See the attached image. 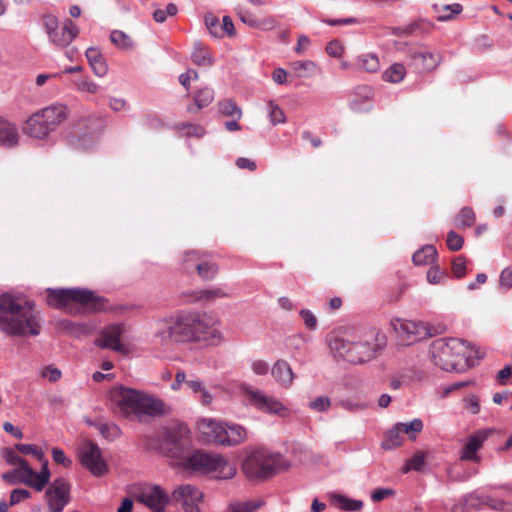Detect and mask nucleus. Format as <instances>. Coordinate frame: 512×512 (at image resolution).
<instances>
[{
	"label": "nucleus",
	"instance_id": "nucleus-1",
	"mask_svg": "<svg viewBox=\"0 0 512 512\" xmlns=\"http://www.w3.org/2000/svg\"><path fill=\"white\" fill-rule=\"evenodd\" d=\"M215 323V319L206 313L179 311L157 321L154 341L163 347L187 342L209 345L219 336Z\"/></svg>",
	"mask_w": 512,
	"mask_h": 512
},
{
	"label": "nucleus",
	"instance_id": "nucleus-2",
	"mask_svg": "<svg viewBox=\"0 0 512 512\" xmlns=\"http://www.w3.org/2000/svg\"><path fill=\"white\" fill-rule=\"evenodd\" d=\"M0 330L9 336L39 335L40 321L32 303L20 295L1 294Z\"/></svg>",
	"mask_w": 512,
	"mask_h": 512
},
{
	"label": "nucleus",
	"instance_id": "nucleus-3",
	"mask_svg": "<svg viewBox=\"0 0 512 512\" xmlns=\"http://www.w3.org/2000/svg\"><path fill=\"white\" fill-rule=\"evenodd\" d=\"M386 344V335L374 328L353 340L334 334L329 338V348L333 357L352 364H361L375 358Z\"/></svg>",
	"mask_w": 512,
	"mask_h": 512
},
{
	"label": "nucleus",
	"instance_id": "nucleus-4",
	"mask_svg": "<svg viewBox=\"0 0 512 512\" xmlns=\"http://www.w3.org/2000/svg\"><path fill=\"white\" fill-rule=\"evenodd\" d=\"M473 354L474 348L459 338H439L430 346L433 363L448 372H465L472 366L470 359Z\"/></svg>",
	"mask_w": 512,
	"mask_h": 512
},
{
	"label": "nucleus",
	"instance_id": "nucleus-5",
	"mask_svg": "<svg viewBox=\"0 0 512 512\" xmlns=\"http://www.w3.org/2000/svg\"><path fill=\"white\" fill-rule=\"evenodd\" d=\"M110 396L121 412L127 416L130 414L156 416L164 411V403L161 400L132 388L116 387L111 391Z\"/></svg>",
	"mask_w": 512,
	"mask_h": 512
},
{
	"label": "nucleus",
	"instance_id": "nucleus-6",
	"mask_svg": "<svg viewBox=\"0 0 512 512\" xmlns=\"http://www.w3.org/2000/svg\"><path fill=\"white\" fill-rule=\"evenodd\" d=\"M177 466L193 472L202 474L215 473L219 479H231L236 474V467L228 462L222 455L196 450L189 452L177 461Z\"/></svg>",
	"mask_w": 512,
	"mask_h": 512
},
{
	"label": "nucleus",
	"instance_id": "nucleus-7",
	"mask_svg": "<svg viewBox=\"0 0 512 512\" xmlns=\"http://www.w3.org/2000/svg\"><path fill=\"white\" fill-rule=\"evenodd\" d=\"M290 467L291 463L283 455L263 449L250 452L242 463V470L250 480L266 479Z\"/></svg>",
	"mask_w": 512,
	"mask_h": 512
},
{
	"label": "nucleus",
	"instance_id": "nucleus-8",
	"mask_svg": "<svg viewBox=\"0 0 512 512\" xmlns=\"http://www.w3.org/2000/svg\"><path fill=\"white\" fill-rule=\"evenodd\" d=\"M192 440L190 429L183 422H175L164 427L159 433L160 451L178 461L190 452Z\"/></svg>",
	"mask_w": 512,
	"mask_h": 512
},
{
	"label": "nucleus",
	"instance_id": "nucleus-9",
	"mask_svg": "<svg viewBox=\"0 0 512 512\" xmlns=\"http://www.w3.org/2000/svg\"><path fill=\"white\" fill-rule=\"evenodd\" d=\"M47 292V302L53 307L65 308L71 303H77L87 309H105V298L86 288L48 289Z\"/></svg>",
	"mask_w": 512,
	"mask_h": 512
},
{
	"label": "nucleus",
	"instance_id": "nucleus-10",
	"mask_svg": "<svg viewBox=\"0 0 512 512\" xmlns=\"http://www.w3.org/2000/svg\"><path fill=\"white\" fill-rule=\"evenodd\" d=\"M199 428L209 441L224 446L239 445L247 438L246 429L239 424L203 419L199 424Z\"/></svg>",
	"mask_w": 512,
	"mask_h": 512
},
{
	"label": "nucleus",
	"instance_id": "nucleus-11",
	"mask_svg": "<svg viewBox=\"0 0 512 512\" xmlns=\"http://www.w3.org/2000/svg\"><path fill=\"white\" fill-rule=\"evenodd\" d=\"M41 21L49 42L59 49L68 48L80 32L79 27L69 18L60 25L58 17L53 13H43Z\"/></svg>",
	"mask_w": 512,
	"mask_h": 512
},
{
	"label": "nucleus",
	"instance_id": "nucleus-12",
	"mask_svg": "<svg viewBox=\"0 0 512 512\" xmlns=\"http://www.w3.org/2000/svg\"><path fill=\"white\" fill-rule=\"evenodd\" d=\"M394 330L407 344L426 339L443 332V327H434L427 322L396 319L392 322Z\"/></svg>",
	"mask_w": 512,
	"mask_h": 512
},
{
	"label": "nucleus",
	"instance_id": "nucleus-13",
	"mask_svg": "<svg viewBox=\"0 0 512 512\" xmlns=\"http://www.w3.org/2000/svg\"><path fill=\"white\" fill-rule=\"evenodd\" d=\"M242 391L247 402L264 413L280 417H287L290 414L289 409L282 402L259 389L243 386Z\"/></svg>",
	"mask_w": 512,
	"mask_h": 512
},
{
	"label": "nucleus",
	"instance_id": "nucleus-14",
	"mask_svg": "<svg viewBox=\"0 0 512 512\" xmlns=\"http://www.w3.org/2000/svg\"><path fill=\"white\" fill-rule=\"evenodd\" d=\"M136 499L153 512H164L170 502V496L156 484H142L137 488Z\"/></svg>",
	"mask_w": 512,
	"mask_h": 512
},
{
	"label": "nucleus",
	"instance_id": "nucleus-15",
	"mask_svg": "<svg viewBox=\"0 0 512 512\" xmlns=\"http://www.w3.org/2000/svg\"><path fill=\"white\" fill-rule=\"evenodd\" d=\"M71 486L64 478L55 479L45 492L49 512H62L70 502Z\"/></svg>",
	"mask_w": 512,
	"mask_h": 512
},
{
	"label": "nucleus",
	"instance_id": "nucleus-16",
	"mask_svg": "<svg viewBox=\"0 0 512 512\" xmlns=\"http://www.w3.org/2000/svg\"><path fill=\"white\" fill-rule=\"evenodd\" d=\"M83 128L84 132L73 142V145L83 151H88L96 144L104 128V120L99 116H89L83 120Z\"/></svg>",
	"mask_w": 512,
	"mask_h": 512
},
{
	"label": "nucleus",
	"instance_id": "nucleus-17",
	"mask_svg": "<svg viewBox=\"0 0 512 512\" xmlns=\"http://www.w3.org/2000/svg\"><path fill=\"white\" fill-rule=\"evenodd\" d=\"M81 463L94 476H102L108 470L107 464L102 457L99 446L95 443H86L80 452Z\"/></svg>",
	"mask_w": 512,
	"mask_h": 512
},
{
	"label": "nucleus",
	"instance_id": "nucleus-18",
	"mask_svg": "<svg viewBox=\"0 0 512 512\" xmlns=\"http://www.w3.org/2000/svg\"><path fill=\"white\" fill-rule=\"evenodd\" d=\"M172 499L181 503L186 512H198L203 493L191 484H184L174 489Z\"/></svg>",
	"mask_w": 512,
	"mask_h": 512
},
{
	"label": "nucleus",
	"instance_id": "nucleus-19",
	"mask_svg": "<svg viewBox=\"0 0 512 512\" xmlns=\"http://www.w3.org/2000/svg\"><path fill=\"white\" fill-rule=\"evenodd\" d=\"M124 332V325L116 323L109 325L102 330L100 336L95 340V345L104 348L111 349L116 352L123 351V345L120 341V337Z\"/></svg>",
	"mask_w": 512,
	"mask_h": 512
},
{
	"label": "nucleus",
	"instance_id": "nucleus-20",
	"mask_svg": "<svg viewBox=\"0 0 512 512\" xmlns=\"http://www.w3.org/2000/svg\"><path fill=\"white\" fill-rule=\"evenodd\" d=\"M19 481L40 492L48 484L50 471L48 461L45 460L39 472H35L30 466L24 468V472L19 476Z\"/></svg>",
	"mask_w": 512,
	"mask_h": 512
},
{
	"label": "nucleus",
	"instance_id": "nucleus-21",
	"mask_svg": "<svg viewBox=\"0 0 512 512\" xmlns=\"http://www.w3.org/2000/svg\"><path fill=\"white\" fill-rule=\"evenodd\" d=\"M411 65L421 71H431L441 62L438 54L427 50L411 51L408 54Z\"/></svg>",
	"mask_w": 512,
	"mask_h": 512
},
{
	"label": "nucleus",
	"instance_id": "nucleus-22",
	"mask_svg": "<svg viewBox=\"0 0 512 512\" xmlns=\"http://www.w3.org/2000/svg\"><path fill=\"white\" fill-rule=\"evenodd\" d=\"M20 132L17 125L9 119L0 116V146L15 148L20 143Z\"/></svg>",
	"mask_w": 512,
	"mask_h": 512
},
{
	"label": "nucleus",
	"instance_id": "nucleus-23",
	"mask_svg": "<svg viewBox=\"0 0 512 512\" xmlns=\"http://www.w3.org/2000/svg\"><path fill=\"white\" fill-rule=\"evenodd\" d=\"M197 257V251H188L183 256V268L186 272H190L193 270H197L199 276L203 280H211L215 277L217 273V266L215 264L206 262L201 259H196V263L194 265L188 264L189 256Z\"/></svg>",
	"mask_w": 512,
	"mask_h": 512
},
{
	"label": "nucleus",
	"instance_id": "nucleus-24",
	"mask_svg": "<svg viewBox=\"0 0 512 512\" xmlns=\"http://www.w3.org/2000/svg\"><path fill=\"white\" fill-rule=\"evenodd\" d=\"M44 122L55 131L58 126L63 123L68 116V107L64 104H52L39 110Z\"/></svg>",
	"mask_w": 512,
	"mask_h": 512
},
{
	"label": "nucleus",
	"instance_id": "nucleus-25",
	"mask_svg": "<svg viewBox=\"0 0 512 512\" xmlns=\"http://www.w3.org/2000/svg\"><path fill=\"white\" fill-rule=\"evenodd\" d=\"M271 375L275 382L285 389H288L293 385L296 377L290 364L283 359H279L273 364L271 368Z\"/></svg>",
	"mask_w": 512,
	"mask_h": 512
},
{
	"label": "nucleus",
	"instance_id": "nucleus-26",
	"mask_svg": "<svg viewBox=\"0 0 512 512\" xmlns=\"http://www.w3.org/2000/svg\"><path fill=\"white\" fill-rule=\"evenodd\" d=\"M43 120L44 118L41 116L40 112H35L27 119L23 127L24 132L35 139L41 140L46 138L53 131Z\"/></svg>",
	"mask_w": 512,
	"mask_h": 512
},
{
	"label": "nucleus",
	"instance_id": "nucleus-27",
	"mask_svg": "<svg viewBox=\"0 0 512 512\" xmlns=\"http://www.w3.org/2000/svg\"><path fill=\"white\" fill-rule=\"evenodd\" d=\"M85 56L90 68L96 76L103 77L107 74L108 66L101 51L98 48L89 47L85 52Z\"/></svg>",
	"mask_w": 512,
	"mask_h": 512
},
{
	"label": "nucleus",
	"instance_id": "nucleus-28",
	"mask_svg": "<svg viewBox=\"0 0 512 512\" xmlns=\"http://www.w3.org/2000/svg\"><path fill=\"white\" fill-rule=\"evenodd\" d=\"M486 439L487 433L484 431H479L471 435L462 450L461 459L476 461L478 459L476 453Z\"/></svg>",
	"mask_w": 512,
	"mask_h": 512
},
{
	"label": "nucleus",
	"instance_id": "nucleus-29",
	"mask_svg": "<svg viewBox=\"0 0 512 512\" xmlns=\"http://www.w3.org/2000/svg\"><path fill=\"white\" fill-rule=\"evenodd\" d=\"M230 295L229 291L225 287H211L209 289H203L194 291L191 294V299L188 302H196V301H212L218 298H225Z\"/></svg>",
	"mask_w": 512,
	"mask_h": 512
},
{
	"label": "nucleus",
	"instance_id": "nucleus-30",
	"mask_svg": "<svg viewBox=\"0 0 512 512\" xmlns=\"http://www.w3.org/2000/svg\"><path fill=\"white\" fill-rule=\"evenodd\" d=\"M214 99V91L209 87H204L197 91L194 96V104L187 107L189 113H197L200 109L207 107Z\"/></svg>",
	"mask_w": 512,
	"mask_h": 512
},
{
	"label": "nucleus",
	"instance_id": "nucleus-31",
	"mask_svg": "<svg viewBox=\"0 0 512 512\" xmlns=\"http://www.w3.org/2000/svg\"><path fill=\"white\" fill-rule=\"evenodd\" d=\"M330 499L334 506L344 511H359L363 507L361 500L351 499L341 494H332Z\"/></svg>",
	"mask_w": 512,
	"mask_h": 512
},
{
	"label": "nucleus",
	"instance_id": "nucleus-32",
	"mask_svg": "<svg viewBox=\"0 0 512 512\" xmlns=\"http://www.w3.org/2000/svg\"><path fill=\"white\" fill-rule=\"evenodd\" d=\"M437 256L436 248L431 244H427L413 254L412 260L415 265H428L433 263Z\"/></svg>",
	"mask_w": 512,
	"mask_h": 512
},
{
	"label": "nucleus",
	"instance_id": "nucleus-33",
	"mask_svg": "<svg viewBox=\"0 0 512 512\" xmlns=\"http://www.w3.org/2000/svg\"><path fill=\"white\" fill-rule=\"evenodd\" d=\"M402 431L396 423L390 430L385 434V439L382 442V447L386 450L394 449L400 446L403 442Z\"/></svg>",
	"mask_w": 512,
	"mask_h": 512
},
{
	"label": "nucleus",
	"instance_id": "nucleus-34",
	"mask_svg": "<svg viewBox=\"0 0 512 512\" xmlns=\"http://www.w3.org/2000/svg\"><path fill=\"white\" fill-rule=\"evenodd\" d=\"M291 69L297 73L298 77H310L314 75L318 69L315 62L311 60H297L291 64Z\"/></svg>",
	"mask_w": 512,
	"mask_h": 512
},
{
	"label": "nucleus",
	"instance_id": "nucleus-35",
	"mask_svg": "<svg viewBox=\"0 0 512 512\" xmlns=\"http://www.w3.org/2000/svg\"><path fill=\"white\" fill-rule=\"evenodd\" d=\"M427 454L423 451H417L413 454V456L407 460L405 465L402 468L403 473H408L410 471L421 472L424 470L426 465Z\"/></svg>",
	"mask_w": 512,
	"mask_h": 512
},
{
	"label": "nucleus",
	"instance_id": "nucleus-36",
	"mask_svg": "<svg viewBox=\"0 0 512 512\" xmlns=\"http://www.w3.org/2000/svg\"><path fill=\"white\" fill-rule=\"evenodd\" d=\"M192 61L198 66H210L213 64V59L206 47L201 43H196L191 55Z\"/></svg>",
	"mask_w": 512,
	"mask_h": 512
},
{
	"label": "nucleus",
	"instance_id": "nucleus-37",
	"mask_svg": "<svg viewBox=\"0 0 512 512\" xmlns=\"http://www.w3.org/2000/svg\"><path fill=\"white\" fill-rule=\"evenodd\" d=\"M406 75V69L401 63H394L383 73V80L390 83H400Z\"/></svg>",
	"mask_w": 512,
	"mask_h": 512
},
{
	"label": "nucleus",
	"instance_id": "nucleus-38",
	"mask_svg": "<svg viewBox=\"0 0 512 512\" xmlns=\"http://www.w3.org/2000/svg\"><path fill=\"white\" fill-rule=\"evenodd\" d=\"M485 504V494L472 492L465 495L462 499L461 505L464 509L480 510ZM469 512V511H467Z\"/></svg>",
	"mask_w": 512,
	"mask_h": 512
},
{
	"label": "nucleus",
	"instance_id": "nucleus-39",
	"mask_svg": "<svg viewBox=\"0 0 512 512\" xmlns=\"http://www.w3.org/2000/svg\"><path fill=\"white\" fill-rule=\"evenodd\" d=\"M358 65L361 69L369 73H374L380 68L378 56L374 53H366L360 55L358 57Z\"/></svg>",
	"mask_w": 512,
	"mask_h": 512
},
{
	"label": "nucleus",
	"instance_id": "nucleus-40",
	"mask_svg": "<svg viewBox=\"0 0 512 512\" xmlns=\"http://www.w3.org/2000/svg\"><path fill=\"white\" fill-rule=\"evenodd\" d=\"M99 433L108 441H113L120 437L121 429L115 423L98 422L95 424Z\"/></svg>",
	"mask_w": 512,
	"mask_h": 512
},
{
	"label": "nucleus",
	"instance_id": "nucleus-41",
	"mask_svg": "<svg viewBox=\"0 0 512 512\" xmlns=\"http://www.w3.org/2000/svg\"><path fill=\"white\" fill-rule=\"evenodd\" d=\"M219 111L221 114L240 120L242 117L241 108L232 100L225 99L219 102Z\"/></svg>",
	"mask_w": 512,
	"mask_h": 512
},
{
	"label": "nucleus",
	"instance_id": "nucleus-42",
	"mask_svg": "<svg viewBox=\"0 0 512 512\" xmlns=\"http://www.w3.org/2000/svg\"><path fill=\"white\" fill-rule=\"evenodd\" d=\"M366 92L363 98H355L350 101L349 107L354 112H366L372 108V102L370 99L371 90L370 88H363Z\"/></svg>",
	"mask_w": 512,
	"mask_h": 512
},
{
	"label": "nucleus",
	"instance_id": "nucleus-43",
	"mask_svg": "<svg viewBox=\"0 0 512 512\" xmlns=\"http://www.w3.org/2000/svg\"><path fill=\"white\" fill-rule=\"evenodd\" d=\"M399 428L403 434H406L410 439L415 440L416 435L423 429V422L419 418H415L410 422H399Z\"/></svg>",
	"mask_w": 512,
	"mask_h": 512
},
{
	"label": "nucleus",
	"instance_id": "nucleus-44",
	"mask_svg": "<svg viewBox=\"0 0 512 512\" xmlns=\"http://www.w3.org/2000/svg\"><path fill=\"white\" fill-rule=\"evenodd\" d=\"M4 457L7 463L18 466L17 469H15V473H17L18 476L24 472L25 467L30 466L29 463L20 457L15 451L7 450Z\"/></svg>",
	"mask_w": 512,
	"mask_h": 512
},
{
	"label": "nucleus",
	"instance_id": "nucleus-45",
	"mask_svg": "<svg viewBox=\"0 0 512 512\" xmlns=\"http://www.w3.org/2000/svg\"><path fill=\"white\" fill-rule=\"evenodd\" d=\"M484 506L489 507L490 509L494 511L499 512H511L512 511V503L501 500V499H495L490 495H485V504Z\"/></svg>",
	"mask_w": 512,
	"mask_h": 512
},
{
	"label": "nucleus",
	"instance_id": "nucleus-46",
	"mask_svg": "<svg viewBox=\"0 0 512 512\" xmlns=\"http://www.w3.org/2000/svg\"><path fill=\"white\" fill-rule=\"evenodd\" d=\"M111 42L121 49H130L133 46L131 38L120 30H114L110 35Z\"/></svg>",
	"mask_w": 512,
	"mask_h": 512
},
{
	"label": "nucleus",
	"instance_id": "nucleus-47",
	"mask_svg": "<svg viewBox=\"0 0 512 512\" xmlns=\"http://www.w3.org/2000/svg\"><path fill=\"white\" fill-rule=\"evenodd\" d=\"M262 501H247L232 503L228 507V512H254L262 506Z\"/></svg>",
	"mask_w": 512,
	"mask_h": 512
},
{
	"label": "nucleus",
	"instance_id": "nucleus-48",
	"mask_svg": "<svg viewBox=\"0 0 512 512\" xmlns=\"http://www.w3.org/2000/svg\"><path fill=\"white\" fill-rule=\"evenodd\" d=\"M268 116L273 125L283 124L286 122V115L284 111L274 102L268 103Z\"/></svg>",
	"mask_w": 512,
	"mask_h": 512
},
{
	"label": "nucleus",
	"instance_id": "nucleus-49",
	"mask_svg": "<svg viewBox=\"0 0 512 512\" xmlns=\"http://www.w3.org/2000/svg\"><path fill=\"white\" fill-rule=\"evenodd\" d=\"M455 221L457 227H470L475 222V214L470 207H464L460 210Z\"/></svg>",
	"mask_w": 512,
	"mask_h": 512
},
{
	"label": "nucleus",
	"instance_id": "nucleus-50",
	"mask_svg": "<svg viewBox=\"0 0 512 512\" xmlns=\"http://www.w3.org/2000/svg\"><path fill=\"white\" fill-rule=\"evenodd\" d=\"M240 16V19L243 23L247 24L248 26L250 27H253V28H261V27H264L266 25H270V26H273V20L269 19V20H260V19H257L254 15H252L251 13L247 12V11H244V12H241L239 14Z\"/></svg>",
	"mask_w": 512,
	"mask_h": 512
},
{
	"label": "nucleus",
	"instance_id": "nucleus-51",
	"mask_svg": "<svg viewBox=\"0 0 512 512\" xmlns=\"http://www.w3.org/2000/svg\"><path fill=\"white\" fill-rule=\"evenodd\" d=\"M177 129L188 137L201 138L205 135V129L198 124L182 123L177 126Z\"/></svg>",
	"mask_w": 512,
	"mask_h": 512
},
{
	"label": "nucleus",
	"instance_id": "nucleus-52",
	"mask_svg": "<svg viewBox=\"0 0 512 512\" xmlns=\"http://www.w3.org/2000/svg\"><path fill=\"white\" fill-rule=\"evenodd\" d=\"M74 85L80 92L96 94L98 92V85L86 77H81L74 80Z\"/></svg>",
	"mask_w": 512,
	"mask_h": 512
},
{
	"label": "nucleus",
	"instance_id": "nucleus-53",
	"mask_svg": "<svg viewBox=\"0 0 512 512\" xmlns=\"http://www.w3.org/2000/svg\"><path fill=\"white\" fill-rule=\"evenodd\" d=\"M64 326L75 337L88 335L91 332V327L86 323L64 322Z\"/></svg>",
	"mask_w": 512,
	"mask_h": 512
},
{
	"label": "nucleus",
	"instance_id": "nucleus-54",
	"mask_svg": "<svg viewBox=\"0 0 512 512\" xmlns=\"http://www.w3.org/2000/svg\"><path fill=\"white\" fill-rule=\"evenodd\" d=\"M308 407L316 412H327L331 407V399L327 396H319L309 402Z\"/></svg>",
	"mask_w": 512,
	"mask_h": 512
},
{
	"label": "nucleus",
	"instance_id": "nucleus-55",
	"mask_svg": "<svg viewBox=\"0 0 512 512\" xmlns=\"http://www.w3.org/2000/svg\"><path fill=\"white\" fill-rule=\"evenodd\" d=\"M204 22L212 36L219 37L221 35V25L213 14L207 13L204 16Z\"/></svg>",
	"mask_w": 512,
	"mask_h": 512
},
{
	"label": "nucleus",
	"instance_id": "nucleus-56",
	"mask_svg": "<svg viewBox=\"0 0 512 512\" xmlns=\"http://www.w3.org/2000/svg\"><path fill=\"white\" fill-rule=\"evenodd\" d=\"M426 278L430 284H440L447 279V275L438 266H432L427 271Z\"/></svg>",
	"mask_w": 512,
	"mask_h": 512
},
{
	"label": "nucleus",
	"instance_id": "nucleus-57",
	"mask_svg": "<svg viewBox=\"0 0 512 512\" xmlns=\"http://www.w3.org/2000/svg\"><path fill=\"white\" fill-rule=\"evenodd\" d=\"M446 242L447 247L451 251H459L463 247L464 239L462 236H460L459 234L452 230L447 234Z\"/></svg>",
	"mask_w": 512,
	"mask_h": 512
},
{
	"label": "nucleus",
	"instance_id": "nucleus-58",
	"mask_svg": "<svg viewBox=\"0 0 512 512\" xmlns=\"http://www.w3.org/2000/svg\"><path fill=\"white\" fill-rule=\"evenodd\" d=\"M452 271L456 278H462L465 276L466 260L463 256H458L453 260Z\"/></svg>",
	"mask_w": 512,
	"mask_h": 512
},
{
	"label": "nucleus",
	"instance_id": "nucleus-59",
	"mask_svg": "<svg viewBox=\"0 0 512 512\" xmlns=\"http://www.w3.org/2000/svg\"><path fill=\"white\" fill-rule=\"evenodd\" d=\"M41 376L43 378L48 379L49 382H56L61 378V371L58 368H55L51 365L44 367L41 372Z\"/></svg>",
	"mask_w": 512,
	"mask_h": 512
},
{
	"label": "nucleus",
	"instance_id": "nucleus-60",
	"mask_svg": "<svg viewBox=\"0 0 512 512\" xmlns=\"http://www.w3.org/2000/svg\"><path fill=\"white\" fill-rule=\"evenodd\" d=\"M31 493L26 489H14L10 495V505H16L21 501L30 498Z\"/></svg>",
	"mask_w": 512,
	"mask_h": 512
},
{
	"label": "nucleus",
	"instance_id": "nucleus-61",
	"mask_svg": "<svg viewBox=\"0 0 512 512\" xmlns=\"http://www.w3.org/2000/svg\"><path fill=\"white\" fill-rule=\"evenodd\" d=\"M340 406L349 412H359L367 408L365 403L355 402L350 399L341 400Z\"/></svg>",
	"mask_w": 512,
	"mask_h": 512
},
{
	"label": "nucleus",
	"instance_id": "nucleus-62",
	"mask_svg": "<svg viewBox=\"0 0 512 512\" xmlns=\"http://www.w3.org/2000/svg\"><path fill=\"white\" fill-rule=\"evenodd\" d=\"M344 51L343 45L339 40H332L326 46V52L331 57H340Z\"/></svg>",
	"mask_w": 512,
	"mask_h": 512
},
{
	"label": "nucleus",
	"instance_id": "nucleus-63",
	"mask_svg": "<svg viewBox=\"0 0 512 512\" xmlns=\"http://www.w3.org/2000/svg\"><path fill=\"white\" fill-rule=\"evenodd\" d=\"M251 370L255 375L263 376L269 372L270 367L264 360H254L251 363Z\"/></svg>",
	"mask_w": 512,
	"mask_h": 512
},
{
	"label": "nucleus",
	"instance_id": "nucleus-64",
	"mask_svg": "<svg viewBox=\"0 0 512 512\" xmlns=\"http://www.w3.org/2000/svg\"><path fill=\"white\" fill-rule=\"evenodd\" d=\"M500 286L505 289L512 287V268H505L500 274Z\"/></svg>",
	"mask_w": 512,
	"mask_h": 512
}]
</instances>
